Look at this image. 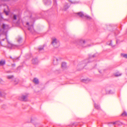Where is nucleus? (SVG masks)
<instances>
[{"instance_id":"obj_13","label":"nucleus","mask_w":127,"mask_h":127,"mask_svg":"<svg viewBox=\"0 0 127 127\" xmlns=\"http://www.w3.org/2000/svg\"><path fill=\"white\" fill-rule=\"evenodd\" d=\"M43 1L45 4L49 5L51 4L50 0H43Z\"/></svg>"},{"instance_id":"obj_33","label":"nucleus","mask_w":127,"mask_h":127,"mask_svg":"<svg viewBox=\"0 0 127 127\" xmlns=\"http://www.w3.org/2000/svg\"><path fill=\"white\" fill-rule=\"evenodd\" d=\"M123 56L125 58H127V54H124L123 55Z\"/></svg>"},{"instance_id":"obj_19","label":"nucleus","mask_w":127,"mask_h":127,"mask_svg":"<svg viewBox=\"0 0 127 127\" xmlns=\"http://www.w3.org/2000/svg\"><path fill=\"white\" fill-rule=\"evenodd\" d=\"M5 61L4 60L0 61V65H2L5 64Z\"/></svg>"},{"instance_id":"obj_25","label":"nucleus","mask_w":127,"mask_h":127,"mask_svg":"<svg viewBox=\"0 0 127 127\" xmlns=\"http://www.w3.org/2000/svg\"><path fill=\"white\" fill-rule=\"evenodd\" d=\"M94 106H95V108H96L98 109H100L99 106L98 105H97V104H95L94 105Z\"/></svg>"},{"instance_id":"obj_16","label":"nucleus","mask_w":127,"mask_h":127,"mask_svg":"<svg viewBox=\"0 0 127 127\" xmlns=\"http://www.w3.org/2000/svg\"><path fill=\"white\" fill-rule=\"evenodd\" d=\"M62 67L63 68H64L66 67V64L65 62H63L62 64Z\"/></svg>"},{"instance_id":"obj_36","label":"nucleus","mask_w":127,"mask_h":127,"mask_svg":"<svg viewBox=\"0 0 127 127\" xmlns=\"http://www.w3.org/2000/svg\"><path fill=\"white\" fill-rule=\"evenodd\" d=\"M4 11L5 12V14L6 15H7L8 14V12L5 11L4 10Z\"/></svg>"},{"instance_id":"obj_42","label":"nucleus","mask_w":127,"mask_h":127,"mask_svg":"<svg viewBox=\"0 0 127 127\" xmlns=\"http://www.w3.org/2000/svg\"><path fill=\"white\" fill-rule=\"evenodd\" d=\"M1 18H2V17H1Z\"/></svg>"},{"instance_id":"obj_7","label":"nucleus","mask_w":127,"mask_h":127,"mask_svg":"<svg viewBox=\"0 0 127 127\" xmlns=\"http://www.w3.org/2000/svg\"><path fill=\"white\" fill-rule=\"evenodd\" d=\"M2 27L3 30L4 31V32H7V31L9 29V26L6 24H3L2 26Z\"/></svg>"},{"instance_id":"obj_6","label":"nucleus","mask_w":127,"mask_h":127,"mask_svg":"<svg viewBox=\"0 0 127 127\" xmlns=\"http://www.w3.org/2000/svg\"><path fill=\"white\" fill-rule=\"evenodd\" d=\"M28 95L27 94L23 95L19 97V99L21 100L26 101L27 100V98Z\"/></svg>"},{"instance_id":"obj_22","label":"nucleus","mask_w":127,"mask_h":127,"mask_svg":"<svg viewBox=\"0 0 127 127\" xmlns=\"http://www.w3.org/2000/svg\"><path fill=\"white\" fill-rule=\"evenodd\" d=\"M68 0L71 3H72V4H74L77 3H78L77 2L75 1H72V0Z\"/></svg>"},{"instance_id":"obj_32","label":"nucleus","mask_w":127,"mask_h":127,"mask_svg":"<svg viewBox=\"0 0 127 127\" xmlns=\"http://www.w3.org/2000/svg\"><path fill=\"white\" fill-rule=\"evenodd\" d=\"M17 16L15 15H14L13 17V19L16 20V19Z\"/></svg>"},{"instance_id":"obj_40","label":"nucleus","mask_w":127,"mask_h":127,"mask_svg":"<svg viewBox=\"0 0 127 127\" xmlns=\"http://www.w3.org/2000/svg\"><path fill=\"white\" fill-rule=\"evenodd\" d=\"M10 58H11V59H12V57H10Z\"/></svg>"},{"instance_id":"obj_29","label":"nucleus","mask_w":127,"mask_h":127,"mask_svg":"<svg viewBox=\"0 0 127 127\" xmlns=\"http://www.w3.org/2000/svg\"><path fill=\"white\" fill-rule=\"evenodd\" d=\"M22 39V38L21 37H19L17 39V41L19 42H20Z\"/></svg>"},{"instance_id":"obj_4","label":"nucleus","mask_w":127,"mask_h":127,"mask_svg":"<svg viewBox=\"0 0 127 127\" xmlns=\"http://www.w3.org/2000/svg\"><path fill=\"white\" fill-rule=\"evenodd\" d=\"M77 14L80 17H84L89 20L91 19V17L87 15H85L82 12H80L77 13Z\"/></svg>"},{"instance_id":"obj_3","label":"nucleus","mask_w":127,"mask_h":127,"mask_svg":"<svg viewBox=\"0 0 127 127\" xmlns=\"http://www.w3.org/2000/svg\"><path fill=\"white\" fill-rule=\"evenodd\" d=\"M52 44L55 48H57L60 45L59 41L55 38L52 39Z\"/></svg>"},{"instance_id":"obj_27","label":"nucleus","mask_w":127,"mask_h":127,"mask_svg":"<svg viewBox=\"0 0 127 127\" xmlns=\"http://www.w3.org/2000/svg\"><path fill=\"white\" fill-rule=\"evenodd\" d=\"M5 82L0 78V84H4Z\"/></svg>"},{"instance_id":"obj_20","label":"nucleus","mask_w":127,"mask_h":127,"mask_svg":"<svg viewBox=\"0 0 127 127\" xmlns=\"http://www.w3.org/2000/svg\"><path fill=\"white\" fill-rule=\"evenodd\" d=\"M122 74L121 73H120L119 72H118L115 73L114 74V75L115 76H121Z\"/></svg>"},{"instance_id":"obj_12","label":"nucleus","mask_w":127,"mask_h":127,"mask_svg":"<svg viewBox=\"0 0 127 127\" xmlns=\"http://www.w3.org/2000/svg\"><path fill=\"white\" fill-rule=\"evenodd\" d=\"M8 44L7 46H5V45H4V47H7L8 48H12L13 46V45L11 44L8 41Z\"/></svg>"},{"instance_id":"obj_26","label":"nucleus","mask_w":127,"mask_h":127,"mask_svg":"<svg viewBox=\"0 0 127 127\" xmlns=\"http://www.w3.org/2000/svg\"><path fill=\"white\" fill-rule=\"evenodd\" d=\"M121 115L123 116H127V114L125 111H124L122 114Z\"/></svg>"},{"instance_id":"obj_35","label":"nucleus","mask_w":127,"mask_h":127,"mask_svg":"<svg viewBox=\"0 0 127 127\" xmlns=\"http://www.w3.org/2000/svg\"><path fill=\"white\" fill-rule=\"evenodd\" d=\"M54 4L56 5V4L57 2L56 0H53Z\"/></svg>"},{"instance_id":"obj_14","label":"nucleus","mask_w":127,"mask_h":127,"mask_svg":"<svg viewBox=\"0 0 127 127\" xmlns=\"http://www.w3.org/2000/svg\"><path fill=\"white\" fill-rule=\"evenodd\" d=\"M91 81V80L88 78H87L86 79H82L81 80V81L82 82L86 83H87L88 82L90 81Z\"/></svg>"},{"instance_id":"obj_9","label":"nucleus","mask_w":127,"mask_h":127,"mask_svg":"<svg viewBox=\"0 0 127 127\" xmlns=\"http://www.w3.org/2000/svg\"><path fill=\"white\" fill-rule=\"evenodd\" d=\"M32 62L33 64H38V61L37 58H35L33 59L32 61Z\"/></svg>"},{"instance_id":"obj_21","label":"nucleus","mask_w":127,"mask_h":127,"mask_svg":"<svg viewBox=\"0 0 127 127\" xmlns=\"http://www.w3.org/2000/svg\"><path fill=\"white\" fill-rule=\"evenodd\" d=\"M68 0L71 3H72V4H74L77 3H78L77 2L75 1H72V0Z\"/></svg>"},{"instance_id":"obj_43","label":"nucleus","mask_w":127,"mask_h":127,"mask_svg":"<svg viewBox=\"0 0 127 127\" xmlns=\"http://www.w3.org/2000/svg\"><path fill=\"white\" fill-rule=\"evenodd\" d=\"M73 125H74V123H73Z\"/></svg>"},{"instance_id":"obj_2","label":"nucleus","mask_w":127,"mask_h":127,"mask_svg":"<svg viewBox=\"0 0 127 127\" xmlns=\"http://www.w3.org/2000/svg\"><path fill=\"white\" fill-rule=\"evenodd\" d=\"M75 43L77 45H79L82 47H86L84 46L85 44V40L82 39H79L76 40Z\"/></svg>"},{"instance_id":"obj_41","label":"nucleus","mask_w":127,"mask_h":127,"mask_svg":"<svg viewBox=\"0 0 127 127\" xmlns=\"http://www.w3.org/2000/svg\"><path fill=\"white\" fill-rule=\"evenodd\" d=\"M99 72L100 73H101V72H100V71H99Z\"/></svg>"},{"instance_id":"obj_38","label":"nucleus","mask_w":127,"mask_h":127,"mask_svg":"<svg viewBox=\"0 0 127 127\" xmlns=\"http://www.w3.org/2000/svg\"><path fill=\"white\" fill-rule=\"evenodd\" d=\"M91 46V45H88V46Z\"/></svg>"},{"instance_id":"obj_23","label":"nucleus","mask_w":127,"mask_h":127,"mask_svg":"<svg viewBox=\"0 0 127 127\" xmlns=\"http://www.w3.org/2000/svg\"><path fill=\"white\" fill-rule=\"evenodd\" d=\"M69 7V6L67 5H66L64 6L63 10L65 11Z\"/></svg>"},{"instance_id":"obj_5","label":"nucleus","mask_w":127,"mask_h":127,"mask_svg":"<svg viewBox=\"0 0 127 127\" xmlns=\"http://www.w3.org/2000/svg\"><path fill=\"white\" fill-rule=\"evenodd\" d=\"M26 25L27 26V27L28 28V29L30 32H32L33 31V26L32 24H29V23L27 22Z\"/></svg>"},{"instance_id":"obj_8","label":"nucleus","mask_w":127,"mask_h":127,"mask_svg":"<svg viewBox=\"0 0 127 127\" xmlns=\"http://www.w3.org/2000/svg\"><path fill=\"white\" fill-rule=\"evenodd\" d=\"M61 58H60L54 57L53 62L54 65H57L58 64L59 61L61 60Z\"/></svg>"},{"instance_id":"obj_10","label":"nucleus","mask_w":127,"mask_h":127,"mask_svg":"<svg viewBox=\"0 0 127 127\" xmlns=\"http://www.w3.org/2000/svg\"><path fill=\"white\" fill-rule=\"evenodd\" d=\"M32 82L36 84H38L39 83V80L38 79L36 78H34L32 80Z\"/></svg>"},{"instance_id":"obj_34","label":"nucleus","mask_w":127,"mask_h":127,"mask_svg":"<svg viewBox=\"0 0 127 127\" xmlns=\"http://www.w3.org/2000/svg\"><path fill=\"white\" fill-rule=\"evenodd\" d=\"M109 94H112L113 93V92H112L111 90H110L109 91Z\"/></svg>"},{"instance_id":"obj_11","label":"nucleus","mask_w":127,"mask_h":127,"mask_svg":"<svg viewBox=\"0 0 127 127\" xmlns=\"http://www.w3.org/2000/svg\"><path fill=\"white\" fill-rule=\"evenodd\" d=\"M113 124L116 125V126L117 125L118 126H121L122 124V123L119 121H116L113 122Z\"/></svg>"},{"instance_id":"obj_24","label":"nucleus","mask_w":127,"mask_h":127,"mask_svg":"<svg viewBox=\"0 0 127 127\" xmlns=\"http://www.w3.org/2000/svg\"><path fill=\"white\" fill-rule=\"evenodd\" d=\"M19 80L18 79H15L14 82V83L15 84H16L18 83L19 82Z\"/></svg>"},{"instance_id":"obj_39","label":"nucleus","mask_w":127,"mask_h":127,"mask_svg":"<svg viewBox=\"0 0 127 127\" xmlns=\"http://www.w3.org/2000/svg\"><path fill=\"white\" fill-rule=\"evenodd\" d=\"M93 57H95V55H94L93 56Z\"/></svg>"},{"instance_id":"obj_30","label":"nucleus","mask_w":127,"mask_h":127,"mask_svg":"<svg viewBox=\"0 0 127 127\" xmlns=\"http://www.w3.org/2000/svg\"><path fill=\"white\" fill-rule=\"evenodd\" d=\"M13 77V75H9L7 76V78L8 79H10L12 78Z\"/></svg>"},{"instance_id":"obj_28","label":"nucleus","mask_w":127,"mask_h":127,"mask_svg":"<svg viewBox=\"0 0 127 127\" xmlns=\"http://www.w3.org/2000/svg\"><path fill=\"white\" fill-rule=\"evenodd\" d=\"M19 57L17 58H15L13 59V61H16V60L18 61L19 60Z\"/></svg>"},{"instance_id":"obj_17","label":"nucleus","mask_w":127,"mask_h":127,"mask_svg":"<svg viewBox=\"0 0 127 127\" xmlns=\"http://www.w3.org/2000/svg\"><path fill=\"white\" fill-rule=\"evenodd\" d=\"M44 45L39 46L38 47L39 51H40L43 50Z\"/></svg>"},{"instance_id":"obj_15","label":"nucleus","mask_w":127,"mask_h":127,"mask_svg":"<svg viewBox=\"0 0 127 127\" xmlns=\"http://www.w3.org/2000/svg\"><path fill=\"white\" fill-rule=\"evenodd\" d=\"M5 95V93L3 91H0V95L1 96L4 97Z\"/></svg>"},{"instance_id":"obj_18","label":"nucleus","mask_w":127,"mask_h":127,"mask_svg":"<svg viewBox=\"0 0 127 127\" xmlns=\"http://www.w3.org/2000/svg\"><path fill=\"white\" fill-rule=\"evenodd\" d=\"M113 123H112V122H110V123H108V126L109 127H111L113 125H114V126H115V127H117V126H116V125H114L113 124Z\"/></svg>"},{"instance_id":"obj_37","label":"nucleus","mask_w":127,"mask_h":127,"mask_svg":"<svg viewBox=\"0 0 127 127\" xmlns=\"http://www.w3.org/2000/svg\"><path fill=\"white\" fill-rule=\"evenodd\" d=\"M12 67H14L15 66V65L14 64H12Z\"/></svg>"},{"instance_id":"obj_31","label":"nucleus","mask_w":127,"mask_h":127,"mask_svg":"<svg viewBox=\"0 0 127 127\" xmlns=\"http://www.w3.org/2000/svg\"><path fill=\"white\" fill-rule=\"evenodd\" d=\"M112 41H110V43H109V42H107V44L108 45L112 46Z\"/></svg>"},{"instance_id":"obj_1","label":"nucleus","mask_w":127,"mask_h":127,"mask_svg":"<svg viewBox=\"0 0 127 127\" xmlns=\"http://www.w3.org/2000/svg\"><path fill=\"white\" fill-rule=\"evenodd\" d=\"M5 38L7 39V32H3L0 35V44L3 46H4L5 44L3 43H2V42L1 41H3Z\"/></svg>"}]
</instances>
